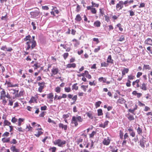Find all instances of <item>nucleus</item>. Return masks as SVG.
Wrapping results in <instances>:
<instances>
[{"label":"nucleus","instance_id":"58","mask_svg":"<svg viewBox=\"0 0 152 152\" xmlns=\"http://www.w3.org/2000/svg\"><path fill=\"white\" fill-rule=\"evenodd\" d=\"M150 110V108L147 106H145V108L144 110V111H148Z\"/></svg>","mask_w":152,"mask_h":152},{"label":"nucleus","instance_id":"37","mask_svg":"<svg viewBox=\"0 0 152 152\" xmlns=\"http://www.w3.org/2000/svg\"><path fill=\"white\" fill-rule=\"evenodd\" d=\"M43 133V132H42L41 131H38L37 132V134H34V135L36 136L37 137H39L40 135L42 134Z\"/></svg>","mask_w":152,"mask_h":152},{"label":"nucleus","instance_id":"39","mask_svg":"<svg viewBox=\"0 0 152 152\" xmlns=\"http://www.w3.org/2000/svg\"><path fill=\"white\" fill-rule=\"evenodd\" d=\"M108 65V64L106 63L105 62H103L101 63V66H102L106 67Z\"/></svg>","mask_w":152,"mask_h":152},{"label":"nucleus","instance_id":"16","mask_svg":"<svg viewBox=\"0 0 152 152\" xmlns=\"http://www.w3.org/2000/svg\"><path fill=\"white\" fill-rule=\"evenodd\" d=\"M140 82V80L137 79L135 81H133L132 82V85L133 86H134L136 84V86L135 87L137 88H138L139 87L140 85L139 84V83Z\"/></svg>","mask_w":152,"mask_h":152},{"label":"nucleus","instance_id":"20","mask_svg":"<svg viewBox=\"0 0 152 152\" xmlns=\"http://www.w3.org/2000/svg\"><path fill=\"white\" fill-rule=\"evenodd\" d=\"M0 99H2L3 98H5L6 96V92L4 90L1 92Z\"/></svg>","mask_w":152,"mask_h":152},{"label":"nucleus","instance_id":"22","mask_svg":"<svg viewBox=\"0 0 152 152\" xmlns=\"http://www.w3.org/2000/svg\"><path fill=\"white\" fill-rule=\"evenodd\" d=\"M129 71V69L128 68H124L122 71V75L124 76L126 74L128 73Z\"/></svg>","mask_w":152,"mask_h":152},{"label":"nucleus","instance_id":"29","mask_svg":"<svg viewBox=\"0 0 152 152\" xmlns=\"http://www.w3.org/2000/svg\"><path fill=\"white\" fill-rule=\"evenodd\" d=\"M86 114L87 116L90 118L92 119L93 118L92 114L91 111L86 113Z\"/></svg>","mask_w":152,"mask_h":152},{"label":"nucleus","instance_id":"56","mask_svg":"<svg viewBox=\"0 0 152 152\" xmlns=\"http://www.w3.org/2000/svg\"><path fill=\"white\" fill-rule=\"evenodd\" d=\"M131 82L129 80H127V82L126 83V85L127 86L129 87L131 86Z\"/></svg>","mask_w":152,"mask_h":152},{"label":"nucleus","instance_id":"24","mask_svg":"<svg viewBox=\"0 0 152 152\" xmlns=\"http://www.w3.org/2000/svg\"><path fill=\"white\" fill-rule=\"evenodd\" d=\"M136 130L138 134L140 135H142V131L141 128L140 127H138Z\"/></svg>","mask_w":152,"mask_h":152},{"label":"nucleus","instance_id":"31","mask_svg":"<svg viewBox=\"0 0 152 152\" xmlns=\"http://www.w3.org/2000/svg\"><path fill=\"white\" fill-rule=\"evenodd\" d=\"M31 36L30 35H28L26 37L24 38V40L25 41H27L28 40L29 41H32L31 40Z\"/></svg>","mask_w":152,"mask_h":152},{"label":"nucleus","instance_id":"53","mask_svg":"<svg viewBox=\"0 0 152 152\" xmlns=\"http://www.w3.org/2000/svg\"><path fill=\"white\" fill-rule=\"evenodd\" d=\"M70 114L69 113H68V114L66 115H64L63 116V118L64 119H66L69 117V115Z\"/></svg>","mask_w":152,"mask_h":152},{"label":"nucleus","instance_id":"10","mask_svg":"<svg viewBox=\"0 0 152 152\" xmlns=\"http://www.w3.org/2000/svg\"><path fill=\"white\" fill-rule=\"evenodd\" d=\"M145 44L148 45L152 46V40L150 38H148L145 41Z\"/></svg>","mask_w":152,"mask_h":152},{"label":"nucleus","instance_id":"17","mask_svg":"<svg viewBox=\"0 0 152 152\" xmlns=\"http://www.w3.org/2000/svg\"><path fill=\"white\" fill-rule=\"evenodd\" d=\"M59 127L60 128H61L62 129H64L65 131H66L67 129V125H64L63 124H59Z\"/></svg>","mask_w":152,"mask_h":152},{"label":"nucleus","instance_id":"33","mask_svg":"<svg viewBox=\"0 0 152 152\" xmlns=\"http://www.w3.org/2000/svg\"><path fill=\"white\" fill-rule=\"evenodd\" d=\"M96 132L95 131H93L91 134H89V137L90 138H94V136L96 135Z\"/></svg>","mask_w":152,"mask_h":152},{"label":"nucleus","instance_id":"36","mask_svg":"<svg viewBox=\"0 0 152 152\" xmlns=\"http://www.w3.org/2000/svg\"><path fill=\"white\" fill-rule=\"evenodd\" d=\"M101 104L102 102L100 101H99L96 102L95 104V106L96 108H97L99 107Z\"/></svg>","mask_w":152,"mask_h":152},{"label":"nucleus","instance_id":"5","mask_svg":"<svg viewBox=\"0 0 152 152\" xmlns=\"http://www.w3.org/2000/svg\"><path fill=\"white\" fill-rule=\"evenodd\" d=\"M38 85L39 86L38 88V91L40 92H42V90L45 87V83L44 82H39L38 83Z\"/></svg>","mask_w":152,"mask_h":152},{"label":"nucleus","instance_id":"14","mask_svg":"<svg viewBox=\"0 0 152 152\" xmlns=\"http://www.w3.org/2000/svg\"><path fill=\"white\" fill-rule=\"evenodd\" d=\"M144 140L145 138L144 137H143L142 139L140 141V145L142 148H144L145 146V141Z\"/></svg>","mask_w":152,"mask_h":152},{"label":"nucleus","instance_id":"4","mask_svg":"<svg viewBox=\"0 0 152 152\" xmlns=\"http://www.w3.org/2000/svg\"><path fill=\"white\" fill-rule=\"evenodd\" d=\"M123 7V1H120L117 4L116 6V9L117 11L121 10Z\"/></svg>","mask_w":152,"mask_h":152},{"label":"nucleus","instance_id":"50","mask_svg":"<svg viewBox=\"0 0 152 152\" xmlns=\"http://www.w3.org/2000/svg\"><path fill=\"white\" fill-rule=\"evenodd\" d=\"M128 12L130 13V15L133 16L135 15L134 12L132 10H129Z\"/></svg>","mask_w":152,"mask_h":152},{"label":"nucleus","instance_id":"27","mask_svg":"<svg viewBox=\"0 0 152 152\" xmlns=\"http://www.w3.org/2000/svg\"><path fill=\"white\" fill-rule=\"evenodd\" d=\"M1 140L3 143L9 142H10V138L9 137L5 139V138H3Z\"/></svg>","mask_w":152,"mask_h":152},{"label":"nucleus","instance_id":"63","mask_svg":"<svg viewBox=\"0 0 152 152\" xmlns=\"http://www.w3.org/2000/svg\"><path fill=\"white\" fill-rule=\"evenodd\" d=\"M142 74V72H137V78H139L140 77V76H141Z\"/></svg>","mask_w":152,"mask_h":152},{"label":"nucleus","instance_id":"51","mask_svg":"<svg viewBox=\"0 0 152 152\" xmlns=\"http://www.w3.org/2000/svg\"><path fill=\"white\" fill-rule=\"evenodd\" d=\"M100 49V46H99L97 48L95 49L94 52L95 53L97 52Z\"/></svg>","mask_w":152,"mask_h":152},{"label":"nucleus","instance_id":"44","mask_svg":"<svg viewBox=\"0 0 152 152\" xmlns=\"http://www.w3.org/2000/svg\"><path fill=\"white\" fill-rule=\"evenodd\" d=\"M89 84L91 86H95L96 85V83L95 82V81L94 80L93 82L89 81Z\"/></svg>","mask_w":152,"mask_h":152},{"label":"nucleus","instance_id":"41","mask_svg":"<svg viewBox=\"0 0 152 152\" xmlns=\"http://www.w3.org/2000/svg\"><path fill=\"white\" fill-rule=\"evenodd\" d=\"M24 120V119L19 118L18 119V126H20L21 125V123Z\"/></svg>","mask_w":152,"mask_h":152},{"label":"nucleus","instance_id":"8","mask_svg":"<svg viewBox=\"0 0 152 152\" xmlns=\"http://www.w3.org/2000/svg\"><path fill=\"white\" fill-rule=\"evenodd\" d=\"M110 138L107 137V138H105L104 139L102 142L104 145H108L110 144Z\"/></svg>","mask_w":152,"mask_h":152},{"label":"nucleus","instance_id":"48","mask_svg":"<svg viewBox=\"0 0 152 152\" xmlns=\"http://www.w3.org/2000/svg\"><path fill=\"white\" fill-rule=\"evenodd\" d=\"M119 136L121 139H123V133L121 130H120L119 131Z\"/></svg>","mask_w":152,"mask_h":152},{"label":"nucleus","instance_id":"62","mask_svg":"<svg viewBox=\"0 0 152 152\" xmlns=\"http://www.w3.org/2000/svg\"><path fill=\"white\" fill-rule=\"evenodd\" d=\"M10 143L11 144L13 143L14 144H15L17 143V142L16 141L15 139H12V141H11L10 142Z\"/></svg>","mask_w":152,"mask_h":152},{"label":"nucleus","instance_id":"32","mask_svg":"<svg viewBox=\"0 0 152 152\" xmlns=\"http://www.w3.org/2000/svg\"><path fill=\"white\" fill-rule=\"evenodd\" d=\"M97 114L98 116H101L103 115L102 110V109H99L97 110Z\"/></svg>","mask_w":152,"mask_h":152},{"label":"nucleus","instance_id":"28","mask_svg":"<svg viewBox=\"0 0 152 152\" xmlns=\"http://www.w3.org/2000/svg\"><path fill=\"white\" fill-rule=\"evenodd\" d=\"M48 98L50 99V101L52 102V99L53 98V95L52 93L49 94L47 95Z\"/></svg>","mask_w":152,"mask_h":152},{"label":"nucleus","instance_id":"21","mask_svg":"<svg viewBox=\"0 0 152 152\" xmlns=\"http://www.w3.org/2000/svg\"><path fill=\"white\" fill-rule=\"evenodd\" d=\"M113 60L112 59V57L111 55H110L108 56V58L107 59V62L108 63H110L111 64H113Z\"/></svg>","mask_w":152,"mask_h":152},{"label":"nucleus","instance_id":"26","mask_svg":"<svg viewBox=\"0 0 152 152\" xmlns=\"http://www.w3.org/2000/svg\"><path fill=\"white\" fill-rule=\"evenodd\" d=\"M151 69V67L148 64H144L143 66V70H150Z\"/></svg>","mask_w":152,"mask_h":152},{"label":"nucleus","instance_id":"13","mask_svg":"<svg viewBox=\"0 0 152 152\" xmlns=\"http://www.w3.org/2000/svg\"><path fill=\"white\" fill-rule=\"evenodd\" d=\"M76 67V64L75 63L68 64L66 65V68H75Z\"/></svg>","mask_w":152,"mask_h":152},{"label":"nucleus","instance_id":"34","mask_svg":"<svg viewBox=\"0 0 152 152\" xmlns=\"http://www.w3.org/2000/svg\"><path fill=\"white\" fill-rule=\"evenodd\" d=\"M135 78V77L134 76L132 75H128V80H132L133 79H134Z\"/></svg>","mask_w":152,"mask_h":152},{"label":"nucleus","instance_id":"49","mask_svg":"<svg viewBox=\"0 0 152 152\" xmlns=\"http://www.w3.org/2000/svg\"><path fill=\"white\" fill-rule=\"evenodd\" d=\"M9 103L8 104V105L12 106L13 105V101H12V99H10L9 100Z\"/></svg>","mask_w":152,"mask_h":152},{"label":"nucleus","instance_id":"59","mask_svg":"<svg viewBox=\"0 0 152 152\" xmlns=\"http://www.w3.org/2000/svg\"><path fill=\"white\" fill-rule=\"evenodd\" d=\"M11 149L13 152H15V151H16L17 149L16 148L15 146H12L11 148Z\"/></svg>","mask_w":152,"mask_h":152},{"label":"nucleus","instance_id":"35","mask_svg":"<svg viewBox=\"0 0 152 152\" xmlns=\"http://www.w3.org/2000/svg\"><path fill=\"white\" fill-rule=\"evenodd\" d=\"M1 72L3 73L5 71V68L1 64H0V73L1 72Z\"/></svg>","mask_w":152,"mask_h":152},{"label":"nucleus","instance_id":"19","mask_svg":"<svg viewBox=\"0 0 152 152\" xmlns=\"http://www.w3.org/2000/svg\"><path fill=\"white\" fill-rule=\"evenodd\" d=\"M72 41L75 42L74 44V46L75 47H77L80 45V41L75 39H73L72 40Z\"/></svg>","mask_w":152,"mask_h":152},{"label":"nucleus","instance_id":"64","mask_svg":"<svg viewBox=\"0 0 152 152\" xmlns=\"http://www.w3.org/2000/svg\"><path fill=\"white\" fill-rule=\"evenodd\" d=\"M145 4L144 3H142L140 4V6L139 7L140 8L141 7H145Z\"/></svg>","mask_w":152,"mask_h":152},{"label":"nucleus","instance_id":"60","mask_svg":"<svg viewBox=\"0 0 152 152\" xmlns=\"http://www.w3.org/2000/svg\"><path fill=\"white\" fill-rule=\"evenodd\" d=\"M138 103L139 106L140 107L145 106V104L144 103H142L140 101H138Z\"/></svg>","mask_w":152,"mask_h":152},{"label":"nucleus","instance_id":"47","mask_svg":"<svg viewBox=\"0 0 152 152\" xmlns=\"http://www.w3.org/2000/svg\"><path fill=\"white\" fill-rule=\"evenodd\" d=\"M52 72L53 74L56 75L57 74V69L55 68L52 69Z\"/></svg>","mask_w":152,"mask_h":152},{"label":"nucleus","instance_id":"18","mask_svg":"<svg viewBox=\"0 0 152 152\" xmlns=\"http://www.w3.org/2000/svg\"><path fill=\"white\" fill-rule=\"evenodd\" d=\"M101 24V23L98 20H97L94 22V26L95 27H99L100 26Z\"/></svg>","mask_w":152,"mask_h":152},{"label":"nucleus","instance_id":"1","mask_svg":"<svg viewBox=\"0 0 152 152\" xmlns=\"http://www.w3.org/2000/svg\"><path fill=\"white\" fill-rule=\"evenodd\" d=\"M36 45V42L34 40L28 41L26 43V50H27L30 48L31 50L33 49Z\"/></svg>","mask_w":152,"mask_h":152},{"label":"nucleus","instance_id":"45","mask_svg":"<svg viewBox=\"0 0 152 152\" xmlns=\"http://www.w3.org/2000/svg\"><path fill=\"white\" fill-rule=\"evenodd\" d=\"M64 90L66 92H69L71 91V89L70 87H65L64 88Z\"/></svg>","mask_w":152,"mask_h":152},{"label":"nucleus","instance_id":"23","mask_svg":"<svg viewBox=\"0 0 152 152\" xmlns=\"http://www.w3.org/2000/svg\"><path fill=\"white\" fill-rule=\"evenodd\" d=\"M75 20L77 22H80L82 20V18L79 14H77L75 18Z\"/></svg>","mask_w":152,"mask_h":152},{"label":"nucleus","instance_id":"7","mask_svg":"<svg viewBox=\"0 0 152 152\" xmlns=\"http://www.w3.org/2000/svg\"><path fill=\"white\" fill-rule=\"evenodd\" d=\"M109 148L110 150L112 152H118V149L117 147L115 145H110Z\"/></svg>","mask_w":152,"mask_h":152},{"label":"nucleus","instance_id":"11","mask_svg":"<svg viewBox=\"0 0 152 152\" xmlns=\"http://www.w3.org/2000/svg\"><path fill=\"white\" fill-rule=\"evenodd\" d=\"M68 97L69 99H72V100L74 101V102L76 101L77 99V95H74L73 97L72 95L69 94L68 95Z\"/></svg>","mask_w":152,"mask_h":152},{"label":"nucleus","instance_id":"9","mask_svg":"<svg viewBox=\"0 0 152 152\" xmlns=\"http://www.w3.org/2000/svg\"><path fill=\"white\" fill-rule=\"evenodd\" d=\"M139 87H140V88L143 91H146L148 89L147 83H143L140 84Z\"/></svg>","mask_w":152,"mask_h":152},{"label":"nucleus","instance_id":"46","mask_svg":"<svg viewBox=\"0 0 152 152\" xmlns=\"http://www.w3.org/2000/svg\"><path fill=\"white\" fill-rule=\"evenodd\" d=\"M36 101V99H35V98L33 97H31V99H30L29 102L31 103L34 102H35Z\"/></svg>","mask_w":152,"mask_h":152},{"label":"nucleus","instance_id":"61","mask_svg":"<svg viewBox=\"0 0 152 152\" xmlns=\"http://www.w3.org/2000/svg\"><path fill=\"white\" fill-rule=\"evenodd\" d=\"M7 48L6 46H2L1 48V49L4 51H6Z\"/></svg>","mask_w":152,"mask_h":152},{"label":"nucleus","instance_id":"42","mask_svg":"<svg viewBox=\"0 0 152 152\" xmlns=\"http://www.w3.org/2000/svg\"><path fill=\"white\" fill-rule=\"evenodd\" d=\"M56 148L55 147H50L49 148V150L52 152H55L56 151Z\"/></svg>","mask_w":152,"mask_h":152},{"label":"nucleus","instance_id":"52","mask_svg":"<svg viewBox=\"0 0 152 152\" xmlns=\"http://www.w3.org/2000/svg\"><path fill=\"white\" fill-rule=\"evenodd\" d=\"M105 20L107 22H108L110 20V18L109 17L105 15L104 16Z\"/></svg>","mask_w":152,"mask_h":152},{"label":"nucleus","instance_id":"2","mask_svg":"<svg viewBox=\"0 0 152 152\" xmlns=\"http://www.w3.org/2000/svg\"><path fill=\"white\" fill-rule=\"evenodd\" d=\"M83 121V119L80 116H78L75 117L73 116L71 120V123L74 124L75 126H77L78 125L77 121L79 122H82Z\"/></svg>","mask_w":152,"mask_h":152},{"label":"nucleus","instance_id":"3","mask_svg":"<svg viewBox=\"0 0 152 152\" xmlns=\"http://www.w3.org/2000/svg\"><path fill=\"white\" fill-rule=\"evenodd\" d=\"M39 13V9L36 8L34 10L30 12V14L33 17L36 18L38 16Z\"/></svg>","mask_w":152,"mask_h":152},{"label":"nucleus","instance_id":"15","mask_svg":"<svg viewBox=\"0 0 152 152\" xmlns=\"http://www.w3.org/2000/svg\"><path fill=\"white\" fill-rule=\"evenodd\" d=\"M126 102V100L122 97L120 98L117 101V103L120 104H123L125 103Z\"/></svg>","mask_w":152,"mask_h":152},{"label":"nucleus","instance_id":"57","mask_svg":"<svg viewBox=\"0 0 152 152\" xmlns=\"http://www.w3.org/2000/svg\"><path fill=\"white\" fill-rule=\"evenodd\" d=\"M80 7L79 5H77L76 9V11L77 12H78L80 11Z\"/></svg>","mask_w":152,"mask_h":152},{"label":"nucleus","instance_id":"30","mask_svg":"<svg viewBox=\"0 0 152 152\" xmlns=\"http://www.w3.org/2000/svg\"><path fill=\"white\" fill-rule=\"evenodd\" d=\"M83 140V138L82 137H80L79 138L77 139L76 142L77 144L78 145L80 143L82 142Z\"/></svg>","mask_w":152,"mask_h":152},{"label":"nucleus","instance_id":"12","mask_svg":"<svg viewBox=\"0 0 152 152\" xmlns=\"http://www.w3.org/2000/svg\"><path fill=\"white\" fill-rule=\"evenodd\" d=\"M126 116L127 117L128 119L130 121L134 120V118L133 115L130 113H128L126 114Z\"/></svg>","mask_w":152,"mask_h":152},{"label":"nucleus","instance_id":"55","mask_svg":"<svg viewBox=\"0 0 152 152\" xmlns=\"http://www.w3.org/2000/svg\"><path fill=\"white\" fill-rule=\"evenodd\" d=\"M130 135L132 136V137H134L135 135V133L133 131L129 133Z\"/></svg>","mask_w":152,"mask_h":152},{"label":"nucleus","instance_id":"43","mask_svg":"<svg viewBox=\"0 0 152 152\" xmlns=\"http://www.w3.org/2000/svg\"><path fill=\"white\" fill-rule=\"evenodd\" d=\"M125 40L124 36V35H122L119 38V39L118 40V41L122 42Z\"/></svg>","mask_w":152,"mask_h":152},{"label":"nucleus","instance_id":"6","mask_svg":"<svg viewBox=\"0 0 152 152\" xmlns=\"http://www.w3.org/2000/svg\"><path fill=\"white\" fill-rule=\"evenodd\" d=\"M66 143V141L64 140L60 139H58V146L60 147H63Z\"/></svg>","mask_w":152,"mask_h":152},{"label":"nucleus","instance_id":"54","mask_svg":"<svg viewBox=\"0 0 152 152\" xmlns=\"http://www.w3.org/2000/svg\"><path fill=\"white\" fill-rule=\"evenodd\" d=\"M91 12L94 14H96V11L95 8H92L91 10Z\"/></svg>","mask_w":152,"mask_h":152},{"label":"nucleus","instance_id":"25","mask_svg":"<svg viewBox=\"0 0 152 152\" xmlns=\"http://www.w3.org/2000/svg\"><path fill=\"white\" fill-rule=\"evenodd\" d=\"M77 83H76L74 84L72 86V90H75V91L77 90L78 89V87L77 86Z\"/></svg>","mask_w":152,"mask_h":152},{"label":"nucleus","instance_id":"38","mask_svg":"<svg viewBox=\"0 0 152 152\" xmlns=\"http://www.w3.org/2000/svg\"><path fill=\"white\" fill-rule=\"evenodd\" d=\"M4 124L5 126H10L11 123L7 120H5L4 121Z\"/></svg>","mask_w":152,"mask_h":152},{"label":"nucleus","instance_id":"40","mask_svg":"<svg viewBox=\"0 0 152 152\" xmlns=\"http://www.w3.org/2000/svg\"><path fill=\"white\" fill-rule=\"evenodd\" d=\"M117 26L119 28V30L122 31H123V28L121 27V24L120 23H118L117 25Z\"/></svg>","mask_w":152,"mask_h":152}]
</instances>
